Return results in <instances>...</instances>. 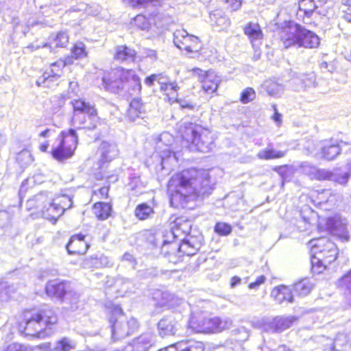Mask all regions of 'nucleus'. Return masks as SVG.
Instances as JSON below:
<instances>
[{"mask_svg": "<svg viewBox=\"0 0 351 351\" xmlns=\"http://www.w3.org/2000/svg\"><path fill=\"white\" fill-rule=\"evenodd\" d=\"M29 206H34L43 217L49 221L56 222L62 215V208L56 205L54 199L48 197L47 193H40L28 200Z\"/></svg>", "mask_w": 351, "mask_h": 351, "instance_id": "9d476101", "label": "nucleus"}, {"mask_svg": "<svg viewBox=\"0 0 351 351\" xmlns=\"http://www.w3.org/2000/svg\"><path fill=\"white\" fill-rule=\"evenodd\" d=\"M59 77H55V73L53 71L49 69L46 70L44 73L40 76L36 82L37 86H50L52 83H56L57 84V82Z\"/></svg>", "mask_w": 351, "mask_h": 351, "instance_id": "e433bc0d", "label": "nucleus"}, {"mask_svg": "<svg viewBox=\"0 0 351 351\" xmlns=\"http://www.w3.org/2000/svg\"><path fill=\"white\" fill-rule=\"evenodd\" d=\"M110 322L114 339L125 338L133 333L138 327L137 320L134 317L128 319L119 306L114 308Z\"/></svg>", "mask_w": 351, "mask_h": 351, "instance_id": "1a4fd4ad", "label": "nucleus"}, {"mask_svg": "<svg viewBox=\"0 0 351 351\" xmlns=\"http://www.w3.org/2000/svg\"><path fill=\"white\" fill-rule=\"evenodd\" d=\"M33 160L31 153L28 150H23L16 156V161L21 167H25Z\"/></svg>", "mask_w": 351, "mask_h": 351, "instance_id": "37998d69", "label": "nucleus"}, {"mask_svg": "<svg viewBox=\"0 0 351 351\" xmlns=\"http://www.w3.org/2000/svg\"><path fill=\"white\" fill-rule=\"evenodd\" d=\"M170 82L169 77L162 73H157V81L158 84H160V87L165 86L167 83Z\"/></svg>", "mask_w": 351, "mask_h": 351, "instance_id": "774afa93", "label": "nucleus"}, {"mask_svg": "<svg viewBox=\"0 0 351 351\" xmlns=\"http://www.w3.org/2000/svg\"><path fill=\"white\" fill-rule=\"evenodd\" d=\"M109 258L102 254H96L86 258L82 262V267L85 269L101 268L111 266Z\"/></svg>", "mask_w": 351, "mask_h": 351, "instance_id": "412c9836", "label": "nucleus"}, {"mask_svg": "<svg viewBox=\"0 0 351 351\" xmlns=\"http://www.w3.org/2000/svg\"><path fill=\"white\" fill-rule=\"evenodd\" d=\"M256 98L255 90L250 87L244 89L241 93L240 100L243 104H247Z\"/></svg>", "mask_w": 351, "mask_h": 351, "instance_id": "49530a36", "label": "nucleus"}, {"mask_svg": "<svg viewBox=\"0 0 351 351\" xmlns=\"http://www.w3.org/2000/svg\"><path fill=\"white\" fill-rule=\"evenodd\" d=\"M308 244L313 254L311 256L312 271L320 274L327 265L335 261L337 256L336 245L327 237H319L312 239Z\"/></svg>", "mask_w": 351, "mask_h": 351, "instance_id": "20e7f679", "label": "nucleus"}, {"mask_svg": "<svg viewBox=\"0 0 351 351\" xmlns=\"http://www.w3.org/2000/svg\"><path fill=\"white\" fill-rule=\"evenodd\" d=\"M319 341L322 343L323 351H346L351 346L350 337L343 332L337 334L333 340L322 337Z\"/></svg>", "mask_w": 351, "mask_h": 351, "instance_id": "ddd939ff", "label": "nucleus"}, {"mask_svg": "<svg viewBox=\"0 0 351 351\" xmlns=\"http://www.w3.org/2000/svg\"><path fill=\"white\" fill-rule=\"evenodd\" d=\"M130 181L128 184L131 191L134 193V195H138L143 193V190L145 188V185L141 181L140 176L134 174L130 176Z\"/></svg>", "mask_w": 351, "mask_h": 351, "instance_id": "ea45409f", "label": "nucleus"}, {"mask_svg": "<svg viewBox=\"0 0 351 351\" xmlns=\"http://www.w3.org/2000/svg\"><path fill=\"white\" fill-rule=\"evenodd\" d=\"M271 295L278 304H282L285 302L289 303H292L293 302L292 289L287 286L281 285L275 287L272 290Z\"/></svg>", "mask_w": 351, "mask_h": 351, "instance_id": "5701e85b", "label": "nucleus"}, {"mask_svg": "<svg viewBox=\"0 0 351 351\" xmlns=\"http://www.w3.org/2000/svg\"><path fill=\"white\" fill-rule=\"evenodd\" d=\"M192 74L194 77H197L198 80L201 82L205 79L206 74L208 73L206 72L199 68H194L191 70Z\"/></svg>", "mask_w": 351, "mask_h": 351, "instance_id": "0e129e2a", "label": "nucleus"}, {"mask_svg": "<svg viewBox=\"0 0 351 351\" xmlns=\"http://www.w3.org/2000/svg\"><path fill=\"white\" fill-rule=\"evenodd\" d=\"M145 112V108L139 98H134L130 104L128 110L129 118L134 121L136 118L141 117Z\"/></svg>", "mask_w": 351, "mask_h": 351, "instance_id": "c756f323", "label": "nucleus"}, {"mask_svg": "<svg viewBox=\"0 0 351 351\" xmlns=\"http://www.w3.org/2000/svg\"><path fill=\"white\" fill-rule=\"evenodd\" d=\"M99 152L100 154L99 162L104 164L114 159L119 154V149L116 144L103 141L99 146Z\"/></svg>", "mask_w": 351, "mask_h": 351, "instance_id": "f3484780", "label": "nucleus"}, {"mask_svg": "<svg viewBox=\"0 0 351 351\" xmlns=\"http://www.w3.org/2000/svg\"><path fill=\"white\" fill-rule=\"evenodd\" d=\"M161 0H129L130 4L132 7H147L149 5L156 6L160 3Z\"/></svg>", "mask_w": 351, "mask_h": 351, "instance_id": "3c124183", "label": "nucleus"}, {"mask_svg": "<svg viewBox=\"0 0 351 351\" xmlns=\"http://www.w3.org/2000/svg\"><path fill=\"white\" fill-rule=\"evenodd\" d=\"M296 320L295 316H278L273 319L270 327L274 332H280L289 328Z\"/></svg>", "mask_w": 351, "mask_h": 351, "instance_id": "b1692460", "label": "nucleus"}, {"mask_svg": "<svg viewBox=\"0 0 351 351\" xmlns=\"http://www.w3.org/2000/svg\"><path fill=\"white\" fill-rule=\"evenodd\" d=\"M326 226L333 234L345 236L347 233V220L339 216L328 218Z\"/></svg>", "mask_w": 351, "mask_h": 351, "instance_id": "4be33fe9", "label": "nucleus"}, {"mask_svg": "<svg viewBox=\"0 0 351 351\" xmlns=\"http://www.w3.org/2000/svg\"><path fill=\"white\" fill-rule=\"evenodd\" d=\"M308 152L314 156L322 157L328 160H334L341 152L337 144L331 141H320L315 144L308 143L306 146Z\"/></svg>", "mask_w": 351, "mask_h": 351, "instance_id": "9b49d317", "label": "nucleus"}, {"mask_svg": "<svg viewBox=\"0 0 351 351\" xmlns=\"http://www.w3.org/2000/svg\"><path fill=\"white\" fill-rule=\"evenodd\" d=\"M85 236L82 234H75L71 237L66 245V250L70 254H83L86 253L89 245L84 241Z\"/></svg>", "mask_w": 351, "mask_h": 351, "instance_id": "dca6fc26", "label": "nucleus"}, {"mask_svg": "<svg viewBox=\"0 0 351 351\" xmlns=\"http://www.w3.org/2000/svg\"><path fill=\"white\" fill-rule=\"evenodd\" d=\"M298 5L300 10L303 11L307 16H310L317 8L315 0H301Z\"/></svg>", "mask_w": 351, "mask_h": 351, "instance_id": "a19ab883", "label": "nucleus"}, {"mask_svg": "<svg viewBox=\"0 0 351 351\" xmlns=\"http://www.w3.org/2000/svg\"><path fill=\"white\" fill-rule=\"evenodd\" d=\"M58 143L51 150V155L58 161L72 157L77 147L78 137L75 129L62 131L57 138Z\"/></svg>", "mask_w": 351, "mask_h": 351, "instance_id": "6e6552de", "label": "nucleus"}, {"mask_svg": "<svg viewBox=\"0 0 351 351\" xmlns=\"http://www.w3.org/2000/svg\"><path fill=\"white\" fill-rule=\"evenodd\" d=\"M154 343V336L147 332L141 335L134 339L132 344L128 346L125 349L128 351H147Z\"/></svg>", "mask_w": 351, "mask_h": 351, "instance_id": "6ab92c4d", "label": "nucleus"}, {"mask_svg": "<svg viewBox=\"0 0 351 351\" xmlns=\"http://www.w3.org/2000/svg\"><path fill=\"white\" fill-rule=\"evenodd\" d=\"M24 323L20 328L25 335L44 337L53 333V326L57 323L58 318L50 309H32L23 313Z\"/></svg>", "mask_w": 351, "mask_h": 351, "instance_id": "f03ea898", "label": "nucleus"}, {"mask_svg": "<svg viewBox=\"0 0 351 351\" xmlns=\"http://www.w3.org/2000/svg\"><path fill=\"white\" fill-rule=\"evenodd\" d=\"M45 292L51 298L62 299L66 294V285L58 280L49 281L45 286Z\"/></svg>", "mask_w": 351, "mask_h": 351, "instance_id": "aec40b11", "label": "nucleus"}, {"mask_svg": "<svg viewBox=\"0 0 351 351\" xmlns=\"http://www.w3.org/2000/svg\"><path fill=\"white\" fill-rule=\"evenodd\" d=\"M178 249L180 252L187 256L195 254L196 250L189 240H183L182 243L179 245Z\"/></svg>", "mask_w": 351, "mask_h": 351, "instance_id": "a18cd8bd", "label": "nucleus"}, {"mask_svg": "<svg viewBox=\"0 0 351 351\" xmlns=\"http://www.w3.org/2000/svg\"><path fill=\"white\" fill-rule=\"evenodd\" d=\"M161 165L162 168H165V165L169 162H176L177 159L174 153L171 152L169 148L165 149L161 154Z\"/></svg>", "mask_w": 351, "mask_h": 351, "instance_id": "de8ad7c7", "label": "nucleus"}, {"mask_svg": "<svg viewBox=\"0 0 351 351\" xmlns=\"http://www.w3.org/2000/svg\"><path fill=\"white\" fill-rule=\"evenodd\" d=\"M174 344L177 351H204L203 343L193 339L180 341Z\"/></svg>", "mask_w": 351, "mask_h": 351, "instance_id": "c85d7f7f", "label": "nucleus"}, {"mask_svg": "<svg viewBox=\"0 0 351 351\" xmlns=\"http://www.w3.org/2000/svg\"><path fill=\"white\" fill-rule=\"evenodd\" d=\"M69 42V36L66 32H59L53 40V44L56 47H65Z\"/></svg>", "mask_w": 351, "mask_h": 351, "instance_id": "864d4df0", "label": "nucleus"}, {"mask_svg": "<svg viewBox=\"0 0 351 351\" xmlns=\"http://www.w3.org/2000/svg\"><path fill=\"white\" fill-rule=\"evenodd\" d=\"M114 287L119 296H123L133 287V282L128 278L117 277L114 282Z\"/></svg>", "mask_w": 351, "mask_h": 351, "instance_id": "7c9ffc66", "label": "nucleus"}, {"mask_svg": "<svg viewBox=\"0 0 351 351\" xmlns=\"http://www.w3.org/2000/svg\"><path fill=\"white\" fill-rule=\"evenodd\" d=\"M178 324L172 316L162 318L158 323V330L161 337L174 335L178 330Z\"/></svg>", "mask_w": 351, "mask_h": 351, "instance_id": "a211bd4d", "label": "nucleus"}, {"mask_svg": "<svg viewBox=\"0 0 351 351\" xmlns=\"http://www.w3.org/2000/svg\"><path fill=\"white\" fill-rule=\"evenodd\" d=\"M215 230L220 235H228L232 232V227L226 223L219 222L215 225Z\"/></svg>", "mask_w": 351, "mask_h": 351, "instance_id": "5fc2aeb1", "label": "nucleus"}, {"mask_svg": "<svg viewBox=\"0 0 351 351\" xmlns=\"http://www.w3.org/2000/svg\"><path fill=\"white\" fill-rule=\"evenodd\" d=\"M160 88L161 91L165 92L168 96H171L172 98H174L177 96V93L180 88L176 82L170 81L165 86Z\"/></svg>", "mask_w": 351, "mask_h": 351, "instance_id": "c03bdc74", "label": "nucleus"}, {"mask_svg": "<svg viewBox=\"0 0 351 351\" xmlns=\"http://www.w3.org/2000/svg\"><path fill=\"white\" fill-rule=\"evenodd\" d=\"M93 210L99 219L105 220L110 217L112 207L109 204L97 202L95 204Z\"/></svg>", "mask_w": 351, "mask_h": 351, "instance_id": "f704fd0d", "label": "nucleus"}, {"mask_svg": "<svg viewBox=\"0 0 351 351\" xmlns=\"http://www.w3.org/2000/svg\"><path fill=\"white\" fill-rule=\"evenodd\" d=\"M178 132L183 140L199 152L206 153L213 148L214 139L210 131L200 125L183 121L179 124Z\"/></svg>", "mask_w": 351, "mask_h": 351, "instance_id": "39448f33", "label": "nucleus"}, {"mask_svg": "<svg viewBox=\"0 0 351 351\" xmlns=\"http://www.w3.org/2000/svg\"><path fill=\"white\" fill-rule=\"evenodd\" d=\"M301 25L294 22H289L280 32V40L285 48L297 46Z\"/></svg>", "mask_w": 351, "mask_h": 351, "instance_id": "4468645a", "label": "nucleus"}, {"mask_svg": "<svg viewBox=\"0 0 351 351\" xmlns=\"http://www.w3.org/2000/svg\"><path fill=\"white\" fill-rule=\"evenodd\" d=\"M263 88L271 97H280L284 93V86L272 80H267L264 82Z\"/></svg>", "mask_w": 351, "mask_h": 351, "instance_id": "473e14b6", "label": "nucleus"}, {"mask_svg": "<svg viewBox=\"0 0 351 351\" xmlns=\"http://www.w3.org/2000/svg\"><path fill=\"white\" fill-rule=\"evenodd\" d=\"M154 299L157 300L158 304L161 306L173 307L178 304V299L169 292L158 291L155 293Z\"/></svg>", "mask_w": 351, "mask_h": 351, "instance_id": "cd10ccee", "label": "nucleus"}, {"mask_svg": "<svg viewBox=\"0 0 351 351\" xmlns=\"http://www.w3.org/2000/svg\"><path fill=\"white\" fill-rule=\"evenodd\" d=\"M104 88L112 93L137 95L141 90L140 77L132 69L117 68L102 77Z\"/></svg>", "mask_w": 351, "mask_h": 351, "instance_id": "7ed1b4c3", "label": "nucleus"}, {"mask_svg": "<svg viewBox=\"0 0 351 351\" xmlns=\"http://www.w3.org/2000/svg\"><path fill=\"white\" fill-rule=\"evenodd\" d=\"M71 104L73 108L72 126L79 130H94L99 121L95 106L83 99H74Z\"/></svg>", "mask_w": 351, "mask_h": 351, "instance_id": "423d86ee", "label": "nucleus"}, {"mask_svg": "<svg viewBox=\"0 0 351 351\" xmlns=\"http://www.w3.org/2000/svg\"><path fill=\"white\" fill-rule=\"evenodd\" d=\"M3 351H33L32 348L16 343L9 344Z\"/></svg>", "mask_w": 351, "mask_h": 351, "instance_id": "13d9d810", "label": "nucleus"}, {"mask_svg": "<svg viewBox=\"0 0 351 351\" xmlns=\"http://www.w3.org/2000/svg\"><path fill=\"white\" fill-rule=\"evenodd\" d=\"M15 292L13 285H9L7 282L0 280V306L8 302Z\"/></svg>", "mask_w": 351, "mask_h": 351, "instance_id": "2f4dec72", "label": "nucleus"}, {"mask_svg": "<svg viewBox=\"0 0 351 351\" xmlns=\"http://www.w3.org/2000/svg\"><path fill=\"white\" fill-rule=\"evenodd\" d=\"M312 289V284L308 279H304L294 284L293 291L300 296L308 295Z\"/></svg>", "mask_w": 351, "mask_h": 351, "instance_id": "4c0bfd02", "label": "nucleus"}, {"mask_svg": "<svg viewBox=\"0 0 351 351\" xmlns=\"http://www.w3.org/2000/svg\"><path fill=\"white\" fill-rule=\"evenodd\" d=\"M265 277L263 275H261L257 278L255 282H251L248 287L250 289H256L258 287L265 282Z\"/></svg>", "mask_w": 351, "mask_h": 351, "instance_id": "69168bd1", "label": "nucleus"}, {"mask_svg": "<svg viewBox=\"0 0 351 351\" xmlns=\"http://www.w3.org/2000/svg\"><path fill=\"white\" fill-rule=\"evenodd\" d=\"M72 55L75 58H82L86 56L85 45L82 43H76L72 49Z\"/></svg>", "mask_w": 351, "mask_h": 351, "instance_id": "09e8293b", "label": "nucleus"}, {"mask_svg": "<svg viewBox=\"0 0 351 351\" xmlns=\"http://www.w3.org/2000/svg\"><path fill=\"white\" fill-rule=\"evenodd\" d=\"M190 327L196 332H217L229 328L232 322L229 318L221 319L219 317H211L207 313H202L197 316H192Z\"/></svg>", "mask_w": 351, "mask_h": 351, "instance_id": "0eeeda50", "label": "nucleus"}, {"mask_svg": "<svg viewBox=\"0 0 351 351\" xmlns=\"http://www.w3.org/2000/svg\"><path fill=\"white\" fill-rule=\"evenodd\" d=\"M182 220L178 219L175 221L176 226V230H181L183 233H189L191 229V225L189 221H184L183 223H181Z\"/></svg>", "mask_w": 351, "mask_h": 351, "instance_id": "680f3d73", "label": "nucleus"}, {"mask_svg": "<svg viewBox=\"0 0 351 351\" xmlns=\"http://www.w3.org/2000/svg\"><path fill=\"white\" fill-rule=\"evenodd\" d=\"M221 82L220 77L213 71H208L205 79L202 81V88L208 93H215Z\"/></svg>", "mask_w": 351, "mask_h": 351, "instance_id": "bb28decb", "label": "nucleus"}, {"mask_svg": "<svg viewBox=\"0 0 351 351\" xmlns=\"http://www.w3.org/2000/svg\"><path fill=\"white\" fill-rule=\"evenodd\" d=\"M65 66L63 61H58L51 64L50 69L55 73V77H59L62 74V69Z\"/></svg>", "mask_w": 351, "mask_h": 351, "instance_id": "052dcab7", "label": "nucleus"}, {"mask_svg": "<svg viewBox=\"0 0 351 351\" xmlns=\"http://www.w3.org/2000/svg\"><path fill=\"white\" fill-rule=\"evenodd\" d=\"M58 207L62 208V214L64 212L71 208L73 206L72 198L67 195H62L53 199Z\"/></svg>", "mask_w": 351, "mask_h": 351, "instance_id": "79ce46f5", "label": "nucleus"}, {"mask_svg": "<svg viewBox=\"0 0 351 351\" xmlns=\"http://www.w3.org/2000/svg\"><path fill=\"white\" fill-rule=\"evenodd\" d=\"M286 153V151L276 150L274 149H265L258 152L257 157L261 160L278 159L285 156Z\"/></svg>", "mask_w": 351, "mask_h": 351, "instance_id": "c9c22d12", "label": "nucleus"}, {"mask_svg": "<svg viewBox=\"0 0 351 351\" xmlns=\"http://www.w3.org/2000/svg\"><path fill=\"white\" fill-rule=\"evenodd\" d=\"M300 171L308 176L311 178L313 179L315 177V175L317 172V167L315 166L311 165V164L308 162H303L301 164L300 167Z\"/></svg>", "mask_w": 351, "mask_h": 351, "instance_id": "603ef678", "label": "nucleus"}, {"mask_svg": "<svg viewBox=\"0 0 351 351\" xmlns=\"http://www.w3.org/2000/svg\"><path fill=\"white\" fill-rule=\"evenodd\" d=\"M135 25L141 29L145 30L148 29L150 27V23L147 18L143 16L138 14L134 18Z\"/></svg>", "mask_w": 351, "mask_h": 351, "instance_id": "6e6d98bb", "label": "nucleus"}, {"mask_svg": "<svg viewBox=\"0 0 351 351\" xmlns=\"http://www.w3.org/2000/svg\"><path fill=\"white\" fill-rule=\"evenodd\" d=\"M338 286L351 291V270L338 281Z\"/></svg>", "mask_w": 351, "mask_h": 351, "instance_id": "bf43d9fd", "label": "nucleus"}, {"mask_svg": "<svg viewBox=\"0 0 351 351\" xmlns=\"http://www.w3.org/2000/svg\"><path fill=\"white\" fill-rule=\"evenodd\" d=\"M143 56L146 58H149L152 61H155L158 58L156 51L149 49H145Z\"/></svg>", "mask_w": 351, "mask_h": 351, "instance_id": "338daca9", "label": "nucleus"}, {"mask_svg": "<svg viewBox=\"0 0 351 351\" xmlns=\"http://www.w3.org/2000/svg\"><path fill=\"white\" fill-rule=\"evenodd\" d=\"M76 348V343L72 339L64 337L56 342L55 347L53 348V351H71L75 350Z\"/></svg>", "mask_w": 351, "mask_h": 351, "instance_id": "58836bf2", "label": "nucleus"}, {"mask_svg": "<svg viewBox=\"0 0 351 351\" xmlns=\"http://www.w3.org/2000/svg\"><path fill=\"white\" fill-rule=\"evenodd\" d=\"M245 34L249 37L252 43L261 40L263 33L261 27L257 23H249L244 28Z\"/></svg>", "mask_w": 351, "mask_h": 351, "instance_id": "72a5a7b5", "label": "nucleus"}, {"mask_svg": "<svg viewBox=\"0 0 351 351\" xmlns=\"http://www.w3.org/2000/svg\"><path fill=\"white\" fill-rule=\"evenodd\" d=\"M350 177V173L348 172H341L340 170L333 171L332 181L338 182L341 184H345Z\"/></svg>", "mask_w": 351, "mask_h": 351, "instance_id": "8fccbe9b", "label": "nucleus"}, {"mask_svg": "<svg viewBox=\"0 0 351 351\" xmlns=\"http://www.w3.org/2000/svg\"><path fill=\"white\" fill-rule=\"evenodd\" d=\"M136 52L125 45L117 46L115 49L114 59L120 62H131L134 60Z\"/></svg>", "mask_w": 351, "mask_h": 351, "instance_id": "393cba45", "label": "nucleus"}, {"mask_svg": "<svg viewBox=\"0 0 351 351\" xmlns=\"http://www.w3.org/2000/svg\"><path fill=\"white\" fill-rule=\"evenodd\" d=\"M173 43L180 49L188 52H197L201 49L198 37L189 34L184 29H177L173 33Z\"/></svg>", "mask_w": 351, "mask_h": 351, "instance_id": "f8f14e48", "label": "nucleus"}, {"mask_svg": "<svg viewBox=\"0 0 351 351\" xmlns=\"http://www.w3.org/2000/svg\"><path fill=\"white\" fill-rule=\"evenodd\" d=\"M213 191L210 176L206 170L189 169L173 175L169 181L170 204L185 208L191 202L208 196Z\"/></svg>", "mask_w": 351, "mask_h": 351, "instance_id": "f257e3e1", "label": "nucleus"}, {"mask_svg": "<svg viewBox=\"0 0 351 351\" xmlns=\"http://www.w3.org/2000/svg\"><path fill=\"white\" fill-rule=\"evenodd\" d=\"M333 171L326 169H317L314 178L317 180H329L332 181Z\"/></svg>", "mask_w": 351, "mask_h": 351, "instance_id": "4d7b16f0", "label": "nucleus"}, {"mask_svg": "<svg viewBox=\"0 0 351 351\" xmlns=\"http://www.w3.org/2000/svg\"><path fill=\"white\" fill-rule=\"evenodd\" d=\"M156 206V203L154 199H153L150 205L147 203H142L138 204L134 210L135 216L139 220H145L149 218L153 217L155 212L154 207Z\"/></svg>", "mask_w": 351, "mask_h": 351, "instance_id": "a878e982", "label": "nucleus"}, {"mask_svg": "<svg viewBox=\"0 0 351 351\" xmlns=\"http://www.w3.org/2000/svg\"><path fill=\"white\" fill-rule=\"evenodd\" d=\"M319 43V38L317 35L301 26L297 47L313 49L317 47Z\"/></svg>", "mask_w": 351, "mask_h": 351, "instance_id": "2eb2a0df", "label": "nucleus"}, {"mask_svg": "<svg viewBox=\"0 0 351 351\" xmlns=\"http://www.w3.org/2000/svg\"><path fill=\"white\" fill-rule=\"evenodd\" d=\"M302 83L304 87L316 86L317 82L315 81V77L313 73L309 74L305 76L304 78L302 79Z\"/></svg>", "mask_w": 351, "mask_h": 351, "instance_id": "e2e57ef3", "label": "nucleus"}]
</instances>
